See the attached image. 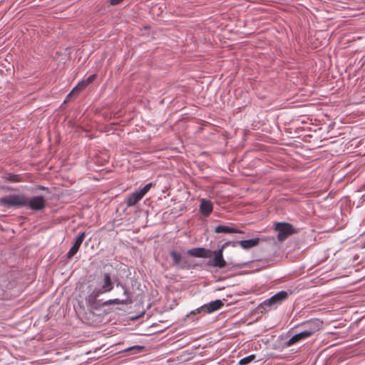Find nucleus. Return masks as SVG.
Listing matches in <instances>:
<instances>
[{
  "mask_svg": "<svg viewBox=\"0 0 365 365\" xmlns=\"http://www.w3.org/2000/svg\"><path fill=\"white\" fill-rule=\"evenodd\" d=\"M0 205L8 207L26 206V196L24 194L6 195L0 198Z\"/></svg>",
  "mask_w": 365,
  "mask_h": 365,
  "instance_id": "1",
  "label": "nucleus"
},
{
  "mask_svg": "<svg viewBox=\"0 0 365 365\" xmlns=\"http://www.w3.org/2000/svg\"><path fill=\"white\" fill-rule=\"evenodd\" d=\"M153 186L152 182L145 185L140 191L135 192L127 197L126 205L128 207H132L136 205Z\"/></svg>",
  "mask_w": 365,
  "mask_h": 365,
  "instance_id": "2",
  "label": "nucleus"
},
{
  "mask_svg": "<svg viewBox=\"0 0 365 365\" xmlns=\"http://www.w3.org/2000/svg\"><path fill=\"white\" fill-rule=\"evenodd\" d=\"M228 243L226 242L222 245V247L217 251H212V256L209 257L208 265L222 268L226 266V262L223 258V248H225Z\"/></svg>",
  "mask_w": 365,
  "mask_h": 365,
  "instance_id": "3",
  "label": "nucleus"
},
{
  "mask_svg": "<svg viewBox=\"0 0 365 365\" xmlns=\"http://www.w3.org/2000/svg\"><path fill=\"white\" fill-rule=\"evenodd\" d=\"M275 230L278 232L277 239L279 241H284L294 232L292 225L286 222H277L274 226Z\"/></svg>",
  "mask_w": 365,
  "mask_h": 365,
  "instance_id": "4",
  "label": "nucleus"
},
{
  "mask_svg": "<svg viewBox=\"0 0 365 365\" xmlns=\"http://www.w3.org/2000/svg\"><path fill=\"white\" fill-rule=\"evenodd\" d=\"M46 200L43 196H35L32 198L26 197V206L33 210H41L46 207Z\"/></svg>",
  "mask_w": 365,
  "mask_h": 365,
  "instance_id": "5",
  "label": "nucleus"
},
{
  "mask_svg": "<svg viewBox=\"0 0 365 365\" xmlns=\"http://www.w3.org/2000/svg\"><path fill=\"white\" fill-rule=\"evenodd\" d=\"M223 305L221 300L217 299L198 308L196 311L197 313L203 312L204 314H210L220 309Z\"/></svg>",
  "mask_w": 365,
  "mask_h": 365,
  "instance_id": "6",
  "label": "nucleus"
},
{
  "mask_svg": "<svg viewBox=\"0 0 365 365\" xmlns=\"http://www.w3.org/2000/svg\"><path fill=\"white\" fill-rule=\"evenodd\" d=\"M302 325L306 327V329L303 331L304 333L310 334V336H312L315 332L322 328V322L319 319H315L304 322Z\"/></svg>",
  "mask_w": 365,
  "mask_h": 365,
  "instance_id": "7",
  "label": "nucleus"
},
{
  "mask_svg": "<svg viewBox=\"0 0 365 365\" xmlns=\"http://www.w3.org/2000/svg\"><path fill=\"white\" fill-rule=\"evenodd\" d=\"M259 238H253L250 240H240L238 241H231L230 240V245H232V247H235L237 245H240L241 247H242L245 250H248L250 248H252L254 247H256L259 245Z\"/></svg>",
  "mask_w": 365,
  "mask_h": 365,
  "instance_id": "8",
  "label": "nucleus"
},
{
  "mask_svg": "<svg viewBox=\"0 0 365 365\" xmlns=\"http://www.w3.org/2000/svg\"><path fill=\"white\" fill-rule=\"evenodd\" d=\"M288 297V294L285 291H280L273 295L269 299L265 300L264 302V304L267 306H274L277 304H281L284 300H285Z\"/></svg>",
  "mask_w": 365,
  "mask_h": 365,
  "instance_id": "9",
  "label": "nucleus"
},
{
  "mask_svg": "<svg viewBox=\"0 0 365 365\" xmlns=\"http://www.w3.org/2000/svg\"><path fill=\"white\" fill-rule=\"evenodd\" d=\"M188 255L196 257H211L212 251L202 247L192 248L187 251Z\"/></svg>",
  "mask_w": 365,
  "mask_h": 365,
  "instance_id": "10",
  "label": "nucleus"
},
{
  "mask_svg": "<svg viewBox=\"0 0 365 365\" xmlns=\"http://www.w3.org/2000/svg\"><path fill=\"white\" fill-rule=\"evenodd\" d=\"M86 237L85 232L81 233L78 237L76 238L74 245L72 246V247L70 249L67 254L68 258L73 257L78 251L83 241L84 240Z\"/></svg>",
  "mask_w": 365,
  "mask_h": 365,
  "instance_id": "11",
  "label": "nucleus"
},
{
  "mask_svg": "<svg viewBox=\"0 0 365 365\" xmlns=\"http://www.w3.org/2000/svg\"><path fill=\"white\" fill-rule=\"evenodd\" d=\"M310 337V334L309 333H304L303 331L300 333H298L293 336H292L287 342L286 344L287 346H291L293 344L302 341L304 339H306L307 338Z\"/></svg>",
  "mask_w": 365,
  "mask_h": 365,
  "instance_id": "12",
  "label": "nucleus"
},
{
  "mask_svg": "<svg viewBox=\"0 0 365 365\" xmlns=\"http://www.w3.org/2000/svg\"><path fill=\"white\" fill-rule=\"evenodd\" d=\"M213 209L212 205L210 201L206 199H202L200 206V210L202 215L207 217L210 215Z\"/></svg>",
  "mask_w": 365,
  "mask_h": 365,
  "instance_id": "13",
  "label": "nucleus"
},
{
  "mask_svg": "<svg viewBox=\"0 0 365 365\" xmlns=\"http://www.w3.org/2000/svg\"><path fill=\"white\" fill-rule=\"evenodd\" d=\"M117 287H120L123 290V294L125 297V299H110L108 302V304H126L128 303V290L127 289L125 288V287L124 285H123L122 284L120 283H118L117 284Z\"/></svg>",
  "mask_w": 365,
  "mask_h": 365,
  "instance_id": "14",
  "label": "nucleus"
},
{
  "mask_svg": "<svg viewBox=\"0 0 365 365\" xmlns=\"http://www.w3.org/2000/svg\"><path fill=\"white\" fill-rule=\"evenodd\" d=\"M170 256L173 259L174 265L180 267L181 268H186L187 267V262L183 259L180 254L173 250L170 252Z\"/></svg>",
  "mask_w": 365,
  "mask_h": 365,
  "instance_id": "15",
  "label": "nucleus"
},
{
  "mask_svg": "<svg viewBox=\"0 0 365 365\" xmlns=\"http://www.w3.org/2000/svg\"><path fill=\"white\" fill-rule=\"evenodd\" d=\"M113 288V287L109 274H105L103 276V284L102 285V289L99 291V293L110 292Z\"/></svg>",
  "mask_w": 365,
  "mask_h": 365,
  "instance_id": "16",
  "label": "nucleus"
},
{
  "mask_svg": "<svg viewBox=\"0 0 365 365\" xmlns=\"http://www.w3.org/2000/svg\"><path fill=\"white\" fill-rule=\"evenodd\" d=\"M88 85L86 84V81L84 80H82L80 81L71 91V92L66 96V99L65 102L69 100V98L75 93H78L83 90H84Z\"/></svg>",
  "mask_w": 365,
  "mask_h": 365,
  "instance_id": "17",
  "label": "nucleus"
},
{
  "mask_svg": "<svg viewBox=\"0 0 365 365\" xmlns=\"http://www.w3.org/2000/svg\"><path fill=\"white\" fill-rule=\"evenodd\" d=\"M4 179L6 182H19L22 181V178L19 175L8 174L4 177Z\"/></svg>",
  "mask_w": 365,
  "mask_h": 365,
  "instance_id": "18",
  "label": "nucleus"
},
{
  "mask_svg": "<svg viewBox=\"0 0 365 365\" xmlns=\"http://www.w3.org/2000/svg\"><path fill=\"white\" fill-rule=\"evenodd\" d=\"M255 359V354H251L248 356H246L242 359H240L238 362L239 365H247L251 363Z\"/></svg>",
  "mask_w": 365,
  "mask_h": 365,
  "instance_id": "19",
  "label": "nucleus"
},
{
  "mask_svg": "<svg viewBox=\"0 0 365 365\" xmlns=\"http://www.w3.org/2000/svg\"><path fill=\"white\" fill-rule=\"evenodd\" d=\"M215 230L217 233H220V232L227 233L228 232V227L219 225L215 227Z\"/></svg>",
  "mask_w": 365,
  "mask_h": 365,
  "instance_id": "20",
  "label": "nucleus"
},
{
  "mask_svg": "<svg viewBox=\"0 0 365 365\" xmlns=\"http://www.w3.org/2000/svg\"><path fill=\"white\" fill-rule=\"evenodd\" d=\"M96 78V74H93L88 76L86 79H83L86 84L88 86L91 83H93Z\"/></svg>",
  "mask_w": 365,
  "mask_h": 365,
  "instance_id": "21",
  "label": "nucleus"
},
{
  "mask_svg": "<svg viewBox=\"0 0 365 365\" xmlns=\"http://www.w3.org/2000/svg\"><path fill=\"white\" fill-rule=\"evenodd\" d=\"M123 0H110V4L112 6H115L121 3Z\"/></svg>",
  "mask_w": 365,
  "mask_h": 365,
  "instance_id": "22",
  "label": "nucleus"
},
{
  "mask_svg": "<svg viewBox=\"0 0 365 365\" xmlns=\"http://www.w3.org/2000/svg\"><path fill=\"white\" fill-rule=\"evenodd\" d=\"M229 231H230V234H232V233H242L241 232H239L237 230L233 228V227H230V229H229Z\"/></svg>",
  "mask_w": 365,
  "mask_h": 365,
  "instance_id": "23",
  "label": "nucleus"
},
{
  "mask_svg": "<svg viewBox=\"0 0 365 365\" xmlns=\"http://www.w3.org/2000/svg\"><path fill=\"white\" fill-rule=\"evenodd\" d=\"M7 191H9V190H11V189L10 187H6L5 188Z\"/></svg>",
  "mask_w": 365,
  "mask_h": 365,
  "instance_id": "24",
  "label": "nucleus"
},
{
  "mask_svg": "<svg viewBox=\"0 0 365 365\" xmlns=\"http://www.w3.org/2000/svg\"><path fill=\"white\" fill-rule=\"evenodd\" d=\"M137 348H138V349H140V350H141V349H143V348H142V347H140V346H137Z\"/></svg>",
  "mask_w": 365,
  "mask_h": 365,
  "instance_id": "25",
  "label": "nucleus"
},
{
  "mask_svg": "<svg viewBox=\"0 0 365 365\" xmlns=\"http://www.w3.org/2000/svg\"><path fill=\"white\" fill-rule=\"evenodd\" d=\"M40 189H41V190H44V189H45V187H40Z\"/></svg>",
  "mask_w": 365,
  "mask_h": 365,
  "instance_id": "26",
  "label": "nucleus"
}]
</instances>
